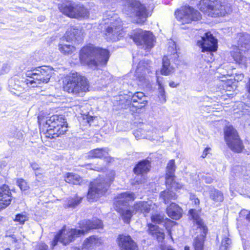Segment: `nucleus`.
<instances>
[{
    "instance_id": "obj_54",
    "label": "nucleus",
    "mask_w": 250,
    "mask_h": 250,
    "mask_svg": "<svg viewBox=\"0 0 250 250\" xmlns=\"http://www.w3.org/2000/svg\"><path fill=\"white\" fill-rule=\"evenodd\" d=\"M153 133V129L151 130H147V131H146V133H145L146 136H147V134H150V135H152Z\"/></svg>"
},
{
    "instance_id": "obj_28",
    "label": "nucleus",
    "mask_w": 250,
    "mask_h": 250,
    "mask_svg": "<svg viewBox=\"0 0 250 250\" xmlns=\"http://www.w3.org/2000/svg\"><path fill=\"white\" fill-rule=\"evenodd\" d=\"M82 198L77 194L70 196L64 204L65 208H75L82 202Z\"/></svg>"
},
{
    "instance_id": "obj_52",
    "label": "nucleus",
    "mask_w": 250,
    "mask_h": 250,
    "mask_svg": "<svg viewBox=\"0 0 250 250\" xmlns=\"http://www.w3.org/2000/svg\"><path fill=\"white\" fill-rule=\"evenodd\" d=\"M246 88L247 91L250 94V78L249 79V82L246 84Z\"/></svg>"
},
{
    "instance_id": "obj_30",
    "label": "nucleus",
    "mask_w": 250,
    "mask_h": 250,
    "mask_svg": "<svg viewBox=\"0 0 250 250\" xmlns=\"http://www.w3.org/2000/svg\"><path fill=\"white\" fill-rule=\"evenodd\" d=\"M108 151L107 148H96L89 152L88 157L98 158L106 157L108 155Z\"/></svg>"
},
{
    "instance_id": "obj_40",
    "label": "nucleus",
    "mask_w": 250,
    "mask_h": 250,
    "mask_svg": "<svg viewBox=\"0 0 250 250\" xmlns=\"http://www.w3.org/2000/svg\"><path fill=\"white\" fill-rule=\"evenodd\" d=\"M17 184L21 190H27L29 188L27 183L23 179H18L17 181Z\"/></svg>"
},
{
    "instance_id": "obj_11",
    "label": "nucleus",
    "mask_w": 250,
    "mask_h": 250,
    "mask_svg": "<svg viewBox=\"0 0 250 250\" xmlns=\"http://www.w3.org/2000/svg\"><path fill=\"white\" fill-rule=\"evenodd\" d=\"M53 73V69L48 66L34 68L26 72V76L29 79L27 82L30 83L31 87L40 86V84L49 82Z\"/></svg>"
},
{
    "instance_id": "obj_27",
    "label": "nucleus",
    "mask_w": 250,
    "mask_h": 250,
    "mask_svg": "<svg viewBox=\"0 0 250 250\" xmlns=\"http://www.w3.org/2000/svg\"><path fill=\"white\" fill-rule=\"evenodd\" d=\"M222 235L221 244L220 246L219 250H229L231 248L232 241L229 238V230L226 228L223 230Z\"/></svg>"
},
{
    "instance_id": "obj_21",
    "label": "nucleus",
    "mask_w": 250,
    "mask_h": 250,
    "mask_svg": "<svg viewBox=\"0 0 250 250\" xmlns=\"http://www.w3.org/2000/svg\"><path fill=\"white\" fill-rule=\"evenodd\" d=\"M117 242L121 250H138L136 243L129 235L120 234Z\"/></svg>"
},
{
    "instance_id": "obj_7",
    "label": "nucleus",
    "mask_w": 250,
    "mask_h": 250,
    "mask_svg": "<svg viewBox=\"0 0 250 250\" xmlns=\"http://www.w3.org/2000/svg\"><path fill=\"white\" fill-rule=\"evenodd\" d=\"M83 40L82 30L76 26H72L68 28L64 35L61 39L58 47L60 52L65 55L72 54L76 50L74 45L67 44L65 42H75L80 43Z\"/></svg>"
},
{
    "instance_id": "obj_55",
    "label": "nucleus",
    "mask_w": 250,
    "mask_h": 250,
    "mask_svg": "<svg viewBox=\"0 0 250 250\" xmlns=\"http://www.w3.org/2000/svg\"><path fill=\"white\" fill-rule=\"evenodd\" d=\"M93 120V117H91L90 116V117H88L87 118V122L89 123V124H90L91 123V121Z\"/></svg>"
},
{
    "instance_id": "obj_63",
    "label": "nucleus",
    "mask_w": 250,
    "mask_h": 250,
    "mask_svg": "<svg viewBox=\"0 0 250 250\" xmlns=\"http://www.w3.org/2000/svg\"><path fill=\"white\" fill-rule=\"evenodd\" d=\"M185 250H189V248L188 246L185 247Z\"/></svg>"
},
{
    "instance_id": "obj_43",
    "label": "nucleus",
    "mask_w": 250,
    "mask_h": 250,
    "mask_svg": "<svg viewBox=\"0 0 250 250\" xmlns=\"http://www.w3.org/2000/svg\"><path fill=\"white\" fill-rule=\"evenodd\" d=\"M9 138L11 137L14 138L16 139H20L22 138V134L21 132L19 131L16 130L14 131V133H12L11 134L9 135Z\"/></svg>"
},
{
    "instance_id": "obj_8",
    "label": "nucleus",
    "mask_w": 250,
    "mask_h": 250,
    "mask_svg": "<svg viewBox=\"0 0 250 250\" xmlns=\"http://www.w3.org/2000/svg\"><path fill=\"white\" fill-rule=\"evenodd\" d=\"M64 91L73 94L85 92L88 89V81L84 76L76 72H71L63 81Z\"/></svg>"
},
{
    "instance_id": "obj_57",
    "label": "nucleus",
    "mask_w": 250,
    "mask_h": 250,
    "mask_svg": "<svg viewBox=\"0 0 250 250\" xmlns=\"http://www.w3.org/2000/svg\"><path fill=\"white\" fill-rule=\"evenodd\" d=\"M200 203L199 200L198 198H195L194 200V203L195 205H198Z\"/></svg>"
},
{
    "instance_id": "obj_62",
    "label": "nucleus",
    "mask_w": 250,
    "mask_h": 250,
    "mask_svg": "<svg viewBox=\"0 0 250 250\" xmlns=\"http://www.w3.org/2000/svg\"><path fill=\"white\" fill-rule=\"evenodd\" d=\"M142 62H140L139 63V64H138V66H140V71L141 70V64H142ZM142 70H143V69H142Z\"/></svg>"
},
{
    "instance_id": "obj_6",
    "label": "nucleus",
    "mask_w": 250,
    "mask_h": 250,
    "mask_svg": "<svg viewBox=\"0 0 250 250\" xmlns=\"http://www.w3.org/2000/svg\"><path fill=\"white\" fill-rule=\"evenodd\" d=\"M175 162L171 160L167 164L166 174V184L168 190L160 193V197L165 204H167L170 200L177 198V195L173 189L177 190L182 187V185L175 180Z\"/></svg>"
},
{
    "instance_id": "obj_18",
    "label": "nucleus",
    "mask_w": 250,
    "mask_h": 250,
    "mask_svg": "<svg viewBox=\"0 0 250 250\" xmlns=\"http://www.w3.org/2000/svg\"><path fill=\"white\" fill-rule=\"evenodd\" d=\"M225 141L229 148L234 152H240L244 148L242 141L236 130L232 126H227L224 129Z\"/></svg>"
},
{
    "instance_id": "obj_39",
    "label": "nucleus",
    "mask_w": 250,
    "mask_h": 250,
    "mask_svg": "<svg viewBox=\"0 0 250 250\" xmlns=\"http://www.w3.org/2000/svg\"><path fill=\"white\" fill-rule=\"evenodd\" d=\"M28 218L25 214L19 213L16 215L14 221L19 222L20 224H23L25 221L28 220Z\"/></svg>"
},
{
    "instance_id": "obj_17",
    "label": "nucleus",
    "mask_w": 250,
    "mask_h": 250,
    "mask_svg": "<svg viewBox=\"0 0 250 250\" xmlns=\"http://www.w3.org/2000/svg\"><path fill=\"white\" fill-rule=\"evenodd\" d=\"M132 39L140 48L146 52H149L154 45V36L150 31L139 29L134 33Z\"/></svg>"
},
{
    "instance_id": "obj_1",
    "label": "nucleus",
    "mask_w": 250,
    "mask_h": 250,
    "mask_svg": "<svg viewBox=\"0 0 250 250\" xmlns=\"http://www.w3.org/2000/svg\"><path fill=\"white\" fill-rule=\"evenodd\" d=\"M135 194L132 192H125L119 194L115 199L116 210L120 213L124 222L128 223L133 214L136 213H148L151 205L148 202L139 201L136 202L132 207L133 210L127 209L129 202L135 199Z\"/></svg>"
},
{
    "instance_id": "obj_25",
    "label": "nucleus",
    "mask_w": 250,
    "mask_h": 250,
    "mask_svg": "<svg viewBox=\"0 0 250 250\" xmlns=\"http://www.w3.org/2000/svg\"><path fill=\"white\" fill-rule=\"evenodd\" d=\"M150 168V162L147 159L141 161L138 163L133 169L134 173L141 175L148 172Z\"/></svg>"
},
{
    "instance_id": "obj_59",
    "label": "nucleus",
    "mask_w": 250,
    "mask_h": 250,
    "mask_svg": "<svg viewBox=\"0 0 250 250\" xmlns=\"http://www.w3.org/2000/svg\"><path fill=\"white\" fill-rule=\"evenodd\" d=\"M240 169H242V167L239 166H236L235 167V168H234V170L236 169L239 170Z\"/></svg>"
},
{
    "instance_id": "obj_26",
    "label": "nucleus",
    "mask_w": 250,
    "mask_h": 250,
    "mask_svg": "<svg viewBox=\"0 0 250 250\" xmlns=\"http://www.w3.org/2000/svg\"><path fill=\"white\" fill-rule=\"evenodd\" d=\"M149 233L156 238L158 242H162L165 238V233L158 226L149 224L148 225Z\"/></svg>"
},
{
    "instance_id": "obj_61",
    "label": "nucleus",
    "mask_w": 250,
    "mask_h": 250,
    "mask_svg": "<svg viewBox=\"0 0 250 250\" xmlns=\"http://www.w3.org/2000/svg\"><path fill=\"white\" fill-rule=\"evenodd\" d=\"M248 212V211L247 210H242L241 212V213L242 214H245V213H247Z\"/></svg>"
},
{
    "instance_id": "obj_42",
    "label": "nucleus",
    "mask_w": 250,
    "mask_h": 250,
    "mask_svg": "<svg viewBox=\"0 0 250 250\" xmlns=\"http://www.w3.org/2000/svg\"><path fill=\"white\" fill-rule=\"evenodd\" d=\"M48 247L47 245L44 243L41 242L36 245L35 250H48Z\"/></svg>"
},
{
    "instance_id": "obj_32",
    "label": "nucleus",
    "mask_w": 250,
    "mask_h": 250,
    "mask_svg": "<svg viewBox=\"0 0 250 250\" xmlns=\"http://www.w3.org/2000/svg\"><path fill=\"white\" fill-rule=\"evenodd\" d=\"M210 198L215 203L222 202L224 200L223 193L218 189L211 190L210 192Z\"/></svg>"
},
{
    "instance_id": "obj_49",
    "label": "nucleus",
    "mask_w": 250,
    "mask_h": 250,
    "mask_svg": "<svg viewBox=\"0 0 250 250\" xmlns=\"http://www.w3.org/2000/svg\"><path fill=\"white\" fill-rule=\"evenodd\" d=\"M209 150H210V147H206L204 149V151H203V153L202 154V156H201L202 157H203V158L206 157L207 156V154H208V151Z\"/></svg>"
},
{
    "instance_id": "obj_19",
    "label": "nucleus",
    "mask_w": 250,
    "mask_h": 250,
    "mask_svg": "<svg viewBox=\"0 0 250 250\" xmlns=\"http://www.w3.org/2000/svg\"><path fill=\"white\" fill-rule=\"evenodd\" d=\"M175 15L183 24L189 23L192 21H197L201 19L200 13L189 6H185L176 10Z\"/></svg>"
},
{
    "instance_id": "obj_45",
    "label": "nucleus",
    "mask_w": 250,
    "mask_h": 250,
    "mask_svg": "<svg viewBox=\"0 0 250 250\" xmlns=\"http://www.w3.org/2000/svg\"><path fill=\"white\" fill-rule=\"evenodd\" d=\"M10 70V66L8 64H3L1 69V74L7 73Z\"/></svg>"
},
{
    "instance_id": "obj_37",
    "label": "nucleus",
    "mask_w": 250,
    "mask_h": 250,
    "mask_svg": "<svg viewBox=\"0 0 250 250\" xmlns=\"http://www.w3.org/2000/svg\"><path fill=\"white\" fill-rule=\"evenodd\" d=\"M170 44L168 47V55L170 56H173L172 57H170V59H174L175 60L177 59L179 57L178 55L177 54L176 44L173 42H170Z\"/></svg>"
},
{
    "instance_id": "obj_9",
    "label": "nucleus",
    "mask_w": 250,
    "mask_h": 250,
    "mask_svg": "<svg viewBox=\"0 0 250 250\" xmlns=\"http://www.w3.org/2000/svg\"><path fill=\"white\" fill-rule=\"evenodd\" d=\"M238 38V45L236 47V51L232 53V56L241 67L246 68L248 53L250 49V35L247 33H240Z\"/></svg>"
},
{
    "instance_id": "obj_53",
    "label": "nucleus",
    "mask_w": 250,
    "mask_h": 250,
    "mask_svg": "<svg viewBox=\"0 0 250 250\" xmlns=\"http://www.w3.org/2000/svg\"><path fill=\"white\" fill-rule=\"evenodd\" d=\"M177 85L178 84H176L174 82H171L169 83V85L171 87H173V88L177 87Z\"/></svg>"
},
{
    "instance_id": "obj_64",
    "label": "nucleus",
    "mask_w": 250,
    "mask_h": 250,
    "mask_svg": "<svg viewBox=\"0 0 250 250\" xmlns=\"http://www.w3.org/2000/svg\"><path fill=\"white\" fill-rule=\"evenodd\" d=\"M5 250H10L9 248H6Z\"/></svg>"
},
{
    "instance_id": "obj_60",
    "label": "nucleus",
    "mask_w": 250,
    "mask_h": 250,
    "mask_svg": "<svg viewBox=\"0 0 250 250\" xmlns=\"http://www.w3.org/2000/svg\"><path fill=\"white\" fill-rule=\"evenodd\" d=\"M44 19V17H41V18H39V21H43Z\"/></svg>"
},
{
    "instance_id": "obj_13",
    "label": "nucleus",
    "mask_w": 250,
    "mask_h": 250,
    "mask_svg": "<svg viewBox=\"0 0 250 250\" xmlns=\"http://www.w3.org/2000/svg\"><path fill=\"white\" fill-rule=\"evenodd\" d=\"M60 11L67 16L75 19L86 18L89 12L83 4L69 1L58 5Z\"/></svg>"
},
{
    "instance_id": "obj_51",
    "label": "nucleus",
    "mask_w": 250,
    "mask_h": 250,
    "mask_svg": "<svg viewBox=\"0 0 250 250\" xmlns=\"http://www.w3.org/2000/svg\"><path fill=\"white\" fill-rule=\"evenodd\" d=\"M161 250H174L170 246H163L161 247Z\"/></svg>"
},
{
    "instance_id": "obj_35",
    "label": "nucleus",
    "mask_w": 250,
    "mask_h": 250,
    "mask_svg": "<svg viewBox=\"0 0 250 250\" xmlns=\"http://www.w3.org/2000/svg\"><path fill=\"white\" fill-rule=\"evenodd\" d=\"M12 194L2 195V198L0 199V210L9 206L12 200Z\"/></svg>"
},
{
    "instance_id": "obj_33",
    "label": "nucleus",
    "mask_w": 250,
    "mask_h": 250,
    "mask_svg": "<svg viewBox=\"0 0 250 250\" xmlns=\"http://www.w3.org/2000/svg\"><path fill=\"white\" fill-rule=\"evenodd\" d=\"M146 129L139 128L134 131L133 134L137 139H156V137L151 136L150 134L145 135Z\"/></svg>"
},
{
    "instance_id": "obj_10",
    "label": "nucleus",
    "mask_w": 250,
    "mask_h": 250,
    "mask_svg": "<svg viewBox=\"0 0 250 250\" xmlns=\"http://www.w3.org/2000/svg\"><path fill=\"white\" fill-rule=\"evenodd\" d=\"M45 136L50 139L56 138L64 134L67 130V124L63 115H54L46 120Z\"/></svg>"
},
{
    "instance_id": "obj_56",
    "label": "nucleus",
    "mask_w": 250,
    "mask_h": 250,
    "mask_svg": "<svg viewBox=\"0 0 250 250\" xmlns=\"http://www.w3.org/2000/svg\"><path fill=\"white\" fill-rule=\"evenodd\" d=\"M246 219L250 221V211L246 215Z\"/></svg>"
},
{
    "instance_id": "obj_5",
    "label": "nucleus",
    "mask_w": 250,
    "mask_h": 250,
    "mask_svg": "<svg viewBox=\"0 0 250 250\" xmlns=\"http://www.w3.org/2000/svg\"><path fill=\"white\" fill-rule=\"evenodd\" d=\"M198 6L201 11L211 17L224 16L231 11L230 4L225 0H201Z\"/></svg>"
},
{
    "instance_id": "obj_38",
    "label": "nucleus",
    "mask_w": 250,
    "mask_h": 250,
    "mask_svg": "<svg viewBox=\"0 0 250 250\" xmlns=\"http://www.w3.org/2000/svg\"><path fill=\"white\" fill-rule=\"evenodd\" d=\"M165 216L163 214L156 213L151 216V221L156 224H161L164 221Z\"/></svg>"
},
{
    "instance_id": "obj_48",
    "label": "nucleus",
    "mask_w": 250,
    "mask_h": 250,
    "mask_svg": "<svg viewBox=\"0 0 250 250\" xmlns=\"http://www.w3.org/2000/svg\"><path fill=\"white\" fill-rule=\"evenodd\" d=\"M6 165V163L5 162L0 161V174H2V169L4 167H5Z\"/></svg>"
},
{
    "instance_id": "obj_3",
    "label": "nucleus",
    "mask_w": 250,
    "mask_h": 250,
    "mask_svg": "<svg viewBox=\"0 0 250 250\" xmlns=\"http://www.w3.org/2000/svg\"><path fill=\"white\" fill-rule=\"evenodd\" d=\"M109 58V52L107 49L96 47L92 44L83 46L79 54L81 63L92 68L105 65Z\"/></svg>"
},
{
    "instance_id": "obj_2",
    "label": "nucleus",
    "mask_w": 250,
    "mask_h": 250,
    "mask_svg": "<svg viewBox=\"0 0 250 250\" xmlns=\"http://www.w3.org/2000/svg\"><path fill=\"white\" fill-rule=\"evenodd\" d=\"M103 226V223L101 220L94 219L92 220L81 221L79 223V229H66L65 227H64L55 236L52 243V246L55 247L59 242L63 245H66L73 241L75 238L83 235L89 230L102 228Z\"/></svg>"
},
{
    "instance_id": "obj_29",
    "label": "nucleus",
    "mask_w": 250,
    "mask_h": 250,
    "mask_svg": "<svg viewBox=\"0 0 250 250\" xmlns=\"http://www.w3.org/2000/svg\"><path fill=\"white\" fill-rule=\"evenodd\" d=\"M163 65L161 69V74L167 76L173 72L174 67L170 65V61L168 57L165 56L163 58Z\"/></svg>"
},
{
    "instance_id": "obj_50",
    "label": "nucleus",
    "mask_w": 250,
    "mask_h": 250,
    "mask_svg": "<svg viewBox=\"0 0 250 250\" xmlns=\"http://www.w3.org/2000/svg\"><path fill=\"white\" fill-rule=\"evenodd\" d=\"M205 182L207 184H210L213 182V179L210 177H205L204 178Z\"/></svg>"
},
{
    "instance_id": "obj_44",
    "label": "nucleus",
    "mask_w": 250,
    "mask_h": 250,
    "mask_svg": "<svg viewBox=\"0 0 250 250\" xmlns=\"http://www.w3.org/2000/svg\"><path fill=\"white\" fill-rule=\"evenodd\" d=\"M30 165L33 170L35 171L39 170L41 169V168L39 167V165L36 163H32L30 164ZM35 175L37 176L40 173H38L37 171H35Z\"/></svg>"
},
{
    "instance_id": "obj_4",
    "label": "nucleus",
    "mask_w": 250,
    "mask_h": 250,
    "mask_svg": "<svg viewBox=\"0 0 250 250\" xmlns=\"http://www.w3.org/2000/svg\"><path fill=\"white\" fill-rule=\"evenodd\" d=\"M101 24L105 25V35L107 41L116 42L123 37L122 21L113 12L109 11L104 14Z\"/></svg>"
},
{
    "instance_id": "obj_23",
    "label": "nucleus",
    "mask_w": 250,
    "mask_h": 250,
    "mask_svg": "<svg viewBox=\"0 0 250 250\" xmlns=\"http://www.w3.org/2000/svg\"><path fill=\"white\" fill-rule=\"evenodd\" d=\"M183 210L181 207L174 203H172L167 208L168 216L172 219L179 220L182 216Z\"/></svg>"
},
{
    "instance_id": "obj_34",
    "label": "nucleus",
    "mask_w": 250,
    "mask_h": 250,
    "mask_svg": "<svg viewBox=\"0 0 250 250\" xmlns=\"http://www.w3.org/2000/svg\"><path fill=\"white\" fill-rule=\"evenodd\" d=\"M157 83L158 85V94L161 103H164L166 102V92L159 78H157Z\"/></svg>"
},
{
    "instance_id": "obj_22",
    "label": "nucleus",
    "mask_w": 250,
    "mask_h": 250,
    "mask_svg": "<svg viewBox=\"0 0 250 250\" xmlns=\"http://www.w3.org/2000/svg\"><path fill=\"white\" fill-rule=\"evenodd\" d=\"M146 103V98L143 92H137L132 97L131 104L133 107L141 109L145 106Z\"/></svg>"
},
{
    "instance_id": "obj_31",
    "label": "nucleus",
    "mask_w": 250,
    "mask_h": 250,
    "mask_svg": "<svg viewBox=\"0 0 250 250\" xmlns=\"http://www.w3.org/2000/svg\"><path fill=\"white\" fill-rule=\"evenodd\" d=\"M65 181L71 184L78 185L81 182L82 179L80 176L77 174L68 173L65 177Z\"/></svg>"
},
{
    "instance_id": "obj_36",
    "label": "nucleus",
    "mask_w": 250,
    "mask_h": 250,
    "mask_svg": "<svg viewBox=\"0 0 250 250\" xmlns=\"http://www.w3.org/2000/svg\"><path fill=\"white\" fill-rule=\"evenodd\" d=\"M140 66L137 67V68L136 71V77L138 79L140 83H138L139 85L142 86H146L149 83V80L146 77V76L142 75H139V73L140 72Z\"/></svg>"
},
{
    "instance_id": "obj_20",
    "label": "nucleus",
    "mask_w": 250,
    "mask_h": 250,
    "mask_svg": "<svg viewBox=\"0 0 250 250\" xmlns=\"http://www.w3.org/2000/svg\"><path fill=\"white\" fill-rule=\"evenodd\" d=\"M28 79L20 78L19 76H15L11 78L8 81V86L9 91L14 94H16L14 90L22 92L27 87H30L29 83H28Z\"/></svg>"
},
{
    "instance_id": "obj_16",
    "label": "nucleus",
    "mask_w": 250,
    "mask_h": 250,
    "mask_svg": "<svg viewBox=\"0 0 250 250\" xmlns=\"http://www.w3.org/2000/svg\"><path fill=\"white\" fill-rule=\"evenodd\" d=\"M189 213L193 219L194 223L197 225V228L200 229L201 231V234L197 236L194 240L193 247L194 250H203L204 241L208 232V228L205 226L202 219L199 216L195 209H190Z\"/></svg>"
},
{
    "instance_id": "obj_41",
    "label": "nucleus",
    "mask_w": 250,
    "mask_h": 250,
    "mask_svg": "<svg viewBox=\"0 0 250 250\" xmlns=\"http://www.w3.org/2000/svg\"><path fill=\"white\" fill-rule=\"evenodd\" d=\"M12 194L9 187L6 185H3L0 187V199L2 198V195Z\"/></svg>"
},
{
    "instance_id": "obj_46",
    "label": "nucleus",
    "mask_w": 250,
    "mask_h": 250,
    "mask_svg": "<svg viewBox=\"0 0 250 250\" xmlns=\"http://www.w3.org/2000/svg\"><path fill=\"white\" fill-rule=\"evenodd\" d=\"M153 133L152 134V135L151 136H154V137H156V139H150V140L160 141V139L159 138V137H160L159 136V135H160L159 132L160 131L157 130V129L156 128H153Z\"/></svg>"
},
{
    "instance_id": "obj_12",
    "label": "nucleus",
    "mask_w": 250,
    "mask_h": 250,
    "mask_svg": "<svg viewBox=\"0 0 250 250\" xmlns=\"http://www.w3.org/2000/svg\"><path fill=\"white\" fill-rule=\"evenodd\" d=\"M123 11L130 17H136L139 23L145 22L148 17L146 5L138 0H126Z\"/></svg>"
},
{
    "instance_id": "obj_58",
    "label": "nucleus",
    "mask_w": 250,
    "mask_h": 250,
    "mask_svg": "<svg viewBox=\"0 0 250 250\" xmlns=\"http://www.w3.org/2000/svg\"><path fill=\"white\" fill-rule=\"evenodd\" d=\"M229 82H225V83H224V85H223V87H224V88H225V87L228 88V87H227V86L229 85Z\"/></svg>"
},
{
    "instance_id": "obj_24",
    "label": "nucleus",
    "mask_w": 250,
    "mask_h": 250,
    "mask_svg": "<svg viewBox=\"0 0 250 250\" xmlns=\"http://www.w3.org/2000/svg\"><path fill=\"white\" fill-rule=\"evenodd\" d=\"M102 243L100 238L95 235H92L87 238L83 244V250H92L99 247Z\"/></svg>"
},
{
    "instance_id": "obj_14",
    "label": "nucleus",
    "mask_w": 250,
    "mask_h": 250,
    "mask_svg": "<svg viewBox=\"0 0 250 250\" xmlns=\"http://www.w3.org/2000/svg\"><path fill=\"white\" fill-rule=\"evenodd\" d=\"M111 181V178L100 177L91 182L87 193L89 201H93L103 195L107 191Z\"/></svg>"
},
{
    "instance_id": "obj_15",
    "label": "nucleus",
    "mask_w": 250,
    "mask_h": 250,
    "mask_svg": "<svg viewBox=\"0 0 250 250\" xmlns=\"http://www.w3.org/2000/svg\"><path fill=\"white\" fill-rule=\"evenodd\" d=\"M197 44L202 49V52H207L208 58L205 59V60L207 62L212 61L213 53L217 49V39L210 32H207L201 37L200 40L197 41Z\"/></svg>"
},
{
    "instance_id": "obj_47",
    "label": "nucleus",
    "mask_w": 250,
    "mask_h": 250,
    "mask_svg": "<svg viewBox=\"0 0 250 250\" xmlns=\"http://www.w3.org/2000/svg\"><path fill=\"white\" fill-rule=\"evenodd\" d=\"M87 168H88V169H92V170H96V171H100L102 169V168L101 167H97V166H92L91 165H88L87 166Z\"/></svg>"
}]
</instances>
